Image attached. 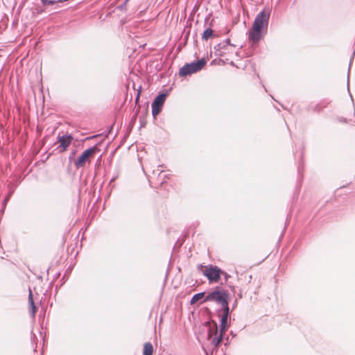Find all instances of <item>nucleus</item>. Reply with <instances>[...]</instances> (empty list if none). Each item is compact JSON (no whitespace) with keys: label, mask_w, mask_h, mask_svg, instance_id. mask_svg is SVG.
I'll return each instance as SVG.
<instances>
[{"label":"nucleus","mask_w":355,"mask_h":355,"mask_svg":"<svg viewBox=\"0 0 355 355\" xmlns=\"http://www.w3.org/2000/svg\"><path fill=\"white\" fill-rule=\"evenodd\" d=\"M230 293L227 290L220 287H216L204 299V302H215L220 304L223 307V314L221 315L222 330H225L227 326V320L230 314L228 306Z\"/></svg>","instance_id":"obj_1"},{"label":"nucleus","mask_w":355,"mask_h":355,"mask_svg":"<svg viewBox=\"0 0 355 355\" xmlns=\"http://www.w3.org/2000/svg\"><path fill=\"white\" fill-rule=\"evenodd\" d=\"M270 18V12L263 10L255 17L252 26L249 31L248 38L252 46L257 43L264 37Z\"/></svg>","instance_id":"obj_2"},{"label":"nucleus","mask_w":355,"mask_h":355,"mask_svg":"<svg viewBox=\"0 0 355 355\" xmlns=\"http://www.w3.org/2000/svg\"><path fill=\"white\" fill-rule=\"evenodd\" d=\"M206 325L208 327V340L213 345L218 347L220 344L223 334L227 329L222 330V326L220 325V331L218 333V325L214 321L206 322ZM226 329H227V327Z\"/></svg>","instance_id":"obj_3"},{"label":"nucleus","mask_w":355,"mask_h":355,"mask_svg":"<svg viewBox=\"0 0 355 355\" xmlns=\"http://www.w3.org/2000/svg\"><path fill=\"white\" fill-rule=\"evenodd\" d=\"M202 274L208 279L209 283H218L223 272L216 266L211 265L200 266Z\"/></svg>","instance_id":"obj_4"},{"label":"nucleus","mask_w":355,"mask_h":355,"mask_svg":"<svg viewBox=\"0 0 355 355\" xmlns=\"http://www.w3.org/2000/svg\"><path fill=\"white\" fill-rule=\"evenodd\" d=\"M99 151L97 146L92 147L85 150L75 161L74 165L76 168L84 167L87 162H90V159Z\"/></svg>","instance_id":"obj_5"},{"label":"nucleus","mask_w":355,"mask_h":355,"mask_svg":"<svg viewBox=\"0 0 355 355\" xmlns=\"http://www.w3.org/2000/svg\"><path fill=\"white\" fill-rule=\"evenodd\" d=\"M206 62L202 59L196 62L187 64L183 66L179 71V74L181 76H186L191 73H196L201 70L205 65Z\"/></svg>","instance_id":"obj_6"},{"label":"nucleus","mask_w":355,"mask_h":355,"mask_svg":"<svg viewBox=\"0 0 355 355\" xmlns=\"http://www.w3.org/2000/svg\"><path fill=\"white\" fill-rule=\"evenodd\" d=\"M72 141L73 137L70 135H59L58 137L57 142L55 144H58L57 149L58 150L59 153H62L67 150Z\"/></svg>","instance_id":"obj_7"},{"label":"nucleus","mask_w":355,"mask_h":355,"mask_svg":"<svg viewBox=\"0 0 355 355\" xmlns=\"http://www.w3.org/2000/svg\"><path fill=\"white\" fill-rule=\"evenodd\" d=\"M166 97V94H162L155 98L152 103V113L154 116H156L160 112L165 102Z\"/></svg>","instance_id":"obj_8"},{"label":"nucleus","mask_w":355,"mask_h":355,"mask_svg":"<svg viewBox=\"0 0 355 355\" xmlns=\"http://www.w3.org/2000/svg\"><path fill=\"white\" fill-rule=\"evenodd\" d=\"M28 304L31 308L32 315L35 316L36 311H37V308L35 306L34 301H33V293L31 289H29Z\"/></svg>","instance_id":"obj_9"},{"label":"nucleus","mask_w":355,"mask_h":355,"mask_svg":"<svg viewBox=\"0 0 355 355\" xmlns=\"http://www.w3.org/2000/svg\"><path fill=\"white\" fill-rule=\"evenodd\" d=\"M153 347L150 343H146L144 345L143 355H153Z\"/></svg>","instance_id":"obj_10"},{"label":"nucleus","mask_w":355,"mask_h":355,"mask_svg":"<svg viewBox=\"0 0 355 355\" xmlns=\"http://www.w3.org/2000/svg\"><path fill=\"white\" fill-rule=\"evenodd\" d=\"M213 36V30L211 28H207L202 33V38L204 40H207Z\"/></svg>","instance_id":"obj_11"},{"label":"nucleus","mask_w":355,"mask_h":355,"mask_svg":"<svg viewBox=\"0 0 355 355\" xmlns=\"http://www.w3.org/2000/svg\"><path fill=\"white\" fill-rule=\"evenodd\" d=\"M204 296H205V293H197V294L194 295L191 300V304H196L198 300L203 298Z\"/></svg>","instance_id":"obj_12"},{"label":"nucleus","mask_w":355,"mask_h":355,"mask_svg":"<svg viewBox=\"0 0 355 355\" xmlns=\"http://www.w3.org/2000/svg\"><path fill=\"white\" fill-rule=\"evenodd\" d=\"M44 3L47 4H53L54 2L52 1H47L46 0H44Z\"/></svg>","instance_id":"obj_13"},{"label":"nucleus","mask_w":355,"mask_h":355,"mask_svg":"<svg viewBox=\"0 0 355 355\" xmlns=\"http://www.w3.org/2000/svg\"><path fill=\"white\" fill-rule=\"evenodd\" d=\"M139 93L137 95V99H136V102H137L139 101Z\"/></svg>","instance_id":"obj_14"}]
</instances>
